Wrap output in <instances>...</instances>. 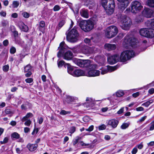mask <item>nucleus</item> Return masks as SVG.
I'll list each match as a JSON object with an SVG mask.
<instances>
[{"label":"nucleus","mask_w":154,"mask_h":154,"mask_svg":"<svg viewBox=\"0 0 154 154\" xmlns=\"http://www.w3.org/2000/svg\"><path fill=\"white\" fill-rule=\"evenodd\" d=\"M135 54L132 50H127L122 52L120 57L117 54L109 56L107 58V61L110 64H115L119 60L124 62L133 57Z\"/></svg>","instance_id":"nucleus-1"},{"label":"nucleus","mask_w":154,"mask_h":154,"mask_svg":"<svg viewBox=\"0 0 154 154\" xmlns=\"http://www.w3.org/2000/svg\"><path fill=\"white\" fill-rule=\"evenodd\" d=\"M131 9L127 8L125 11L126 13L131 12L134 14H137L140 12L143 8V6L140 2L137 1H133L131 3Z\"/></svg>","instance_id":"nucleus-2"},{"label":"nucleus","mask_w":154,"mask_h":154,"mask_svg":"<svg viewBox=\"0 0 154 154\" xmlns=\"http://www.w3.org/2000/svg\"><path fill=\"white\" fill-rule=\"evenodd\" d=\"M137 42V40L131 35H127L125 38L123 45L124 47L127 48L131 46L134 47Z\"/></svg>","instance_id":"nucleus-3"},{"label":"nucleus","mask_w":154,"mask_h":154,"mask_svg":"<svg viewBox=\"0 0 154 154\" xmlns=\"http://www.w3.org/2000/svg\"><path fill=\"white\" fill-rule=\"evenodd\" d=\"M65 67H66L67 69L68 72L70 74L75 77H79L80 76L85 75L86 73L84 71L79 69H76L73 71V68L69 64H65Z\"/></svg>","instance_id":"nucleus-4"},{"label":"nucleus","mask_w":154,"mask_h":154,"mask_svg":"<svg viewBox=\"0 0 154 154\" xmlns=\"http://www.w3.org/2000/svg\"><path fill=\"white\" fill-rule=\"evenodd\" d=\"M81 29L85 32H88L91 30L94 27V24L93 21L88 20L82 21L80 24Z\"/></svg>","instance_id":"nucleus-5"},{"label":"nucleus","mask_w":154,"mask_h":154,"mask_svg":"<svg viewBox=\"0 0 154 154\" xmlns=\"http://www.w3.org/2000/svg\"><path fill=\"white\" fill-rule=\"evenodd\" d=\"M74 62L78 66L81 67H85L86 69L88 67L91 68L95 66V65L91 64L92 62L89 60H80L76 59L74 60Z\"/></svg>","instance_id":"nucleus-6"},{"label":"nucleus","mask_w":154,"mask_h":154,"mask_svg":"<svg viewBox=\"0 0 154 154\" xmlns=\"http://www.w3.org/2000/svg\"><path fill=\"white\" fill-rule=\"evenodd\" d=\"M79 38V34L77 30L75 29H73L70 31L66 36L67 40L72 42H77Z\"/></svg>","instance_id":"nucleus-7"},{"label":"nucleus","mask_w":154,"mask_h":154,"mask_svg":"<svg viewBox=\"0 0 154 154\" xmlns=\"http://www.w3.org/2000/svg\"><path fill=\"white\" fill-rule=\"evenodd\" d=\"M118 32V29L115 26H111L108 27L105 32V35L108 38L115 37Z\"/></svg>","instance_id":"nucleus-8"},{"label":"nucleus","mask_w":154,"mask_h":154,"mask_svg":"<svg viewBox=\"0 0 154 154\" xmlns=\"http://www.w3.org/2000/svg\"><path fill=\"white\" fill-rule=\"evenodd\" d=\"M120 22V26L124 30L128 29L131 25L132 22L131 18L126 16H122Z\"/></svg>","instance_id":"nucleus-9"},{"label":"nucleus","mask_w":154,"mask_h":154,"mask_svg":"<svg viewBox=\"0 0 154 154\" xmlns=\"http://www.w3.org/2000/svg\"><path fill=\"white\" fill-rule=\"evenodd\" d=\"M91 64L95 65V66L91 68L88 67L87 69L89 71L87 72L86 73L85 76L89 77H94L99 75L100 73V71L99 70L95 69L99 68L98 66L96 64H94L92 63H91Z\"/></svg>","instance_id":"nucleus-10"},{"label":"nucleus","mask_w":154,"mask_h":154,"mask_svg":"<svg viewBox=\"0 0 154 154\" xmlns=\"http://www.w3.org/2000/svg\"><path fill=\"white\" fill-rule=\"evenodd\" d=\"M119 65H117L114 66H107L104 67H103L100 69L101 70V74L104 75L107 73L108 72H111L116 69L119 67Z\"/></svg>","instance_id":"nucleus-11"},{"label":"nucleus","mask_w":154,"mask_h":154,"mask_svg":"<svg viewBox=\"0 0 154 154\" xmlns=\"http://www.w3.org/2000/svg\"><path fill=\"white\" fill-rule=\"evenodd\" d=\"M80 46L82 53L88 56L93 52L94 49L93 48L89 47L82 44H81Z\"/></svg>","instance_id":"nucleus-12"},{"label":"nucleus","mask_w":154,"mask_h":154,"mask_svg":"<svg viewBox=\"0 0 154 154\" xmlns=\"http://www.w3.org/2000/svg\"><path fill=\"white\" fill-rule=\"evenodd\" d=\"M142 15L146 17L149 18L153 17L154 11L149 8H145L142 12Z\"/></svg>","instance_id":"nucleus-13"},{"label":"nucleus","mask_w":154,"mask_h":154,"mask_svg":"<svg viewBox=\"0 0 154 154\" xmlns=\"http://www.w3.org/2000/svg\"><path fill=\"white\" fill-rule=\"evenodd\" d=\"M68 47L65 44L64 42H61L60 45V46L58 47L59 51L58 52L57 56L59 57H61L62 54L64 52L65 49H67Z\"/></svg>","instance_id":"nucleus-14"},{"label":"nucleus","mask_w":154,"mask_h":154,"mask_svg":"<svg viewBox=\"0 0 154 154\" xmlns=\"http://www.w3.org/2000/svg\"><path fill=\"white\" fill-rule=\"evenodd\" d=\"M32 67L30 64L27 65L24 68V72L26 73L25 76L26 77H29L32 75Z\"/></svg>","instance_id":"nucleus-15"},{"label":"nucleus","mask_w":154,"mask_h":154,"mask_svg":"<svg viewBox=\"0 0 154 154\" xmlns=\"http://www.w3.org/2000/svg\"><path fill=\"white\" fill-rule=\"evenodd\" d=\"M119 3V8L122 11L124 10L128 6L129 4L128 0H117Z\"/></svg>","instance_id":"nucleus-16"},{"label":"nucleus","mask_w":154,"mask_h":154,"mask_svg":"<svg viewBox=\"0 0 154 154\" xmlns=\"http://www.w3.org/2000/svg\"><path fill=\"white\" fill-rule=\"evenodd\" d=\"M119 123L118 120L113 119L109 120L107 123V125L111 126L113 128H116Z\"/></svg>","instance_id":"nucleus-17"},{"label":"nucleus","mask_w":154,"mask_h":154,"mask_svg":"<svg viewBox=\"0 0 154 154\" xmlns=\"http://www.w3.org/2000/svg\"><path fill=\"white\" fill-rule=\"evenodd\" d=\"M101 3L104 8H105L107 6L114 4V0H101Z\"/></svg>","instance_id":"nucleus-18"},{"label":"nucleus","mask_w":154,"mask_h":154,"mask_svg":"<svg viewBox=\"0 0 154 154\" xmlns=\"http://www.w3.org/2000/svg\"><path fill=\"white\" fill-rule=\"evenodd\" d=\"M114 7L115 4L107 6L106 7L104 8L107 14L108 15H111L112 14L114 11Z\"/></svg>","instance_id":"nucleus-19"},{"label":"nucleus","mask_w":154,"mask_h":154,"mask_svg":"<svg viewBox=\"0 0 154 154\" xmlns=\"http://www.w3.org/2000/svg\"><path fill=\"white\" fill-rule=\"evenodd\" d=\"M18 27L23 32H27L29 30L28 27L22 22H19L18 23Z\"/></svg>","instance_id":"nucleus-20"},{"label":"nucleus","mask_w":154,"mask_h":154,"mask_svg":"<svg viewBox=\"0 0 154 154\" xmlns=\"http://www.w3.org/2000/svg\"><path fill=\"white\" fill-rule=\"evenodd\" d=\"M14 113V112L11 109L6 107L4 111L2 112V116H4L7 115H8L11 116Z\"/></svg>","instance_id":"nucleus-21"},{"label":"nucleus","mask_w":154,"mask_h":154,"mask_svg":"<svg viewBox=\"0 0 154 154\" xmlns=\"http://www.w3.org/2000/svg\"><path fill=\"white\" fill-rule=\"evenodd\" d=\"M38 147V145L37 144L28 143L27 146V148L29 151L33 152Z\"/></svg>","instance_id":"nucleus-22"},{"label":"nucleus","mask_w":154,"mask_h":154,"mask_svg":"<svg viewBox=\"0 0 154 154\" xmlns=\"http://www.w3.org/2000/svg\"><path fill=\"white\" fill-rule=\"evenodd\" d=\"M73 57V54L70 51H67L63 55V58L68 60H71Z\"/></svg>","instance_id":"nucleus-23"},{"label":"nucleus","mask_w":154,"mask_h":154,"mask_svg":"<svg viewBox=\"0 0 154 154\" xmlns=\"http://www.w3.org/2000/svg\"><path fill=\"white\" fill-rule=\"evenodd\" d=\"M105 48L109 51L115 50L116 48V45L114 44H106L104 46Z\"/></svg>","instance_id":"nucleus-24"},{"label":"nucleus","mask_w":154,"mask_h":154,"mask_svg":"<svg viewBox=\"0 0 154 154\" xmlns=\"http://www.w3.org/2000/svg\"><path fill=\"white\" fill-rule=\"evenodd\" d=\"M81 15L85 18H87L89 17L88 10L87 9H82L80 11Z\"/></svg>","instance_id":"nucleus-25"},{"label":"nucleus","mask_w":154,"mask_h":154,"mask_svg":"<svg viewBox=\"0 0 154 154\" xmlns=\"http://www.w3.org/2000/svg\"><path fill=\"white\" fill-rule=\"evenodd\" d=\"M148 28H147L141 29L139 30L140 35L142 36L147 37V33H148Z\"/></svg>","instance_id":"nucleus-26"},{"label":"nucleus","mask_w":154,"mask_h":154,"mask_svg":"<svg viewBox=\"0 0 154 154\" xmlns=\"http://www.w3.org/2000/svg\"><path fill=\"white\" fill-rule=\"evenodd\" d=\"M85 4L89 5V8L90 9H91V7L94 6L95 4L94 3L93 0H82Z\"/></svg>","instance_id":"nucleus-27"},{"label":"nucleus","mask_w":154,"mask_h":154,"mask_svg":"<svg viewBox=\"0 0 154 154\" xmlns=\"http://www.w3.org/2000/svg\"><path fill=\"white\" fill-rule=\"evenodd\" d=\"M145 24L148 27L154 28V18L148 20Z\"/></svg>","instance_id":"nucleus-28"},{"label":"nucleus","mask_w":154,"mask_h":154,"mask_svg":"<svg viewBox=\"0 0 154 154\" xmlns=\"http://www.w3.org/2000/svg\"><path fill=\"white\" fill-rule=\"evenodd\" d=\"M148 31L147 38H151L154 37V29L151 28H148Z\"/></svg>","instance_id":"nucleus-29"},{"label":"nucleus","mask_w":154,"mask_h":154,"mask_svg":"<svg viewBox=\"0 0 154 154\" xmlns=\"http://www.w3.org/2000/svg\"><path fill=\"white\" fill-rule=\"evenodd\" d=\"M74 98L69 96H66V97L63 100L64 103H69L73 101Z\"/></svg>","instance_id":"nucleus-30"},{"label":"nucleus","mask_w":154,"mask_h":154,"mask_svg":"<svg viewBox=\"0 0 154 154\" xmlns=\"http://www.w3.org/2000/svg\"><path fill=\"white\" fill-rule=\"evenodd\" d=\"M33 116V114L32 113L29 112L27 113L26 115L23 117L21 119L22 122H24L26 120L28 119L30 117H32Z\"/></svg>","instance_id":"nucleus-31"},{"label":"nucleus","mask_w":154,"mask_h":154,"mask_svg":"<svg viewBox=\"0 0 154 154\" xmlns=\"http://www.w3.org/2000/svg\"><path fill=\"white\" fill-rule=\"evenodd\" d=\"M154 100L150 99L149 100L146 102L143 103L142 104V106H145L146 107H148L150 104L153 103L154 101Z\"/></svg>","instance_id":"nucleus-32"},{"label":"nucleus","mask_w":154,"mask_h":154,"mask_svg":"<svg viewBox=\"0 0 154 154\" xmlns=\"http://www.w3.org/2000/svg\"><path fill=\"white\" fill-rule=\"evenodd\" d=\"M29 103L26 102L23 104L21 106V108L23 110H26L29 107Z\"/></svg>","instance_id":"nucleus-33"},{"label":"nucleus","mask_w":154,"mask_h":154,"mask_svg":"<svg viewBox=\"0 0 154 154\" xmlns=\"http://www.w3.org/2000/svg\"><path fill=\"white\" fill-rule=\"evenodd\" d=\"M146 4L149 6L154 8V0H147Z\"/></svg>","instance_id":"nucleus-34"},{"label":"nucleus","mask_w":154,"mask_h":154,"mask_svg":"<svg viewBox=\"0 0 154 154\" xmlns=\"http://www.w3.org/2000/svg\"><path fill=\"white\" fill-rule=\"evenodd\" d=\"M15 41L16 44H18L21 46L24 43L23 41L20 38H16Z\"/></svg>","instance_id":"nucleus-35"},{"label":"nucleus","mask_w":154,"mask_h":154,"mask_svg":"<svg viewBox=\"0 0 154 154\" xmlns=\"http://www.w3.org/2000/svg\"><path fill=\"white\" fill-rule=\"evenodd\" d=\"M11 137L12 138L18 139L20 137V135L18 133L15 132L11 134Z\"/></svg>","instance_id":"nucleus-36"},{"label":"nucleus","mask_w":154,"mask_h":154,"mask_svg":"<svg viewBox=\"0 0 154 154\" xmlns=\"http://www.w3.org/2000/svg\"><path fill=\"white\" fill-rule=\"evenodd\" d=\"M130 124L129 122L123 123L121 125V128L122 129H125L128 127Z\"/></svg>","instance_id":"nucleus-37"},{"label":"nucleus","mask_w":154,"mask_h":154,"mask_svg":"<svg viewBox=\"0 0 154 154\" xmlns=\"http://www.w3.org/2000/svg\"><path fill=\"white\" fill-rule=\"evenodd\" d=\"M12 5L13 8H17L19 5V2L17 1H14L13 2Z\"/></svg>","instance_id":"nucleus-38"},{"label":"nucleus","mask_w":154,"mask_h":154,"mask_svg":"<svg viewBox=\"0 0 154 154\" xmlns=\"http://www.w3.org/2000/svg\"><path fill=\"white\" fill-rule=\"evenodd\" d=\"M80 139L81 137H76L75 139H74L72 141L73 145H75L78 142L79 140H80Z\"/></svg>","instance_id":"nucleus-39"},{"label":"nucleus","mask_w":154,"mask_h":154,"mask_svg":"<svg viewBox=\"0 0 154 154\" xmlns=\"http://www.w3.org/2000/svg\"><path fill=\"white\" fill-rule=\"evenodd\" d=\"M71 113V112L70 111H66L65 110H61V111L60 112V114L61 115H69V114Z\"/></svg>","instance_id":"nucleus-40"},{"label":"nucleus","mask_w":154,"mask_h":154,"mask_svg":"<svg viewBox=\"0 0 154 154\" xmlns=\"http://www.w3.org/2000/svg\"><path fill=\"white\" fill-rule=\"evenodd\" d=\"M124 94V93L122 91H118L116 92V95L117 97H120L122 96Z\"/></svg>","instance_id":"nucleus-41"},{"label":"nucleus","mask_w":154,"mask_h":154,"mask_svg":"<svg viewBox=\"0 0 154 154\" xmlns=\"http://www.w3.org/2000/svg\"><path fill=\"white\" fill-rule=\"evenodd\" d=\"M9 66L8 65H6L3 66L2 69L5 72H7L9 69Z\"/></svg>","instance_id":"nucleus-42"},{"label":"nucleus","mask_w":154,"mask_h":154,"mask_svg":"<svg viewBox=\"0 0 154 154\" xmlns=\"http://www.w3.org/2000/svg\"><path fill=\"white\" fill-rule=\"evenodd\" d=\"M10 53L12 54H14L16 52V48L13 47H12L10 50Z\"/></svg>","instance_id":"nucleus-43"},{"label":"nucleus","mask_w":154,"mask_h":154,"mask_svg":"<svg viewBox=\"0 0 154 154\" xmlns=\"http://www.w3.org/2000/svg\"><path fill=\"white\" fill-rule=\"evenodd\" d=\"M24 125L27 126H29L31 123V121L30 119H27L25 121Z\"/></svg>","instance_id":"nucleus-44"},{"label":"nucleus","mask_w":154,"mask_h":154,"mask_svg":"<svg viewBox=\"0 0 154 154\" xmlns=\"http://www.w3.org/2000/svg\"><path fill=\"white\" fill-rule=\"evenodd\" d=\"M8 24V23L6 20H4L2 21V25L3 26H5Z\"/></svg>","instance_id":"nucleus-45"},{"label":"nucleus","mask_w":154,"mask_h":154,"mask_svg":"<svg viewBox=\"0 0 154 154\" xmlns=\"http://www.w3.org/2000/svg\"><path fill=\"white\" fill-rule=\"evenodd\" d=\"M22 15L25 18H28L29 17V14L26 12H23L22 13Z\"/></svg>","instance_id":"nucleus-46"},{"label":"nucleus","mask_w":154,"mask_h":154,"mask_svg":"<svg viewBox=\"0 0 154 154\" xmlns=\"http://www.w3.org/2000/svg\"><path fill=\"white\" fill-rule=\"evenodd\" d=\"M75 131V127L74 126H72L69 129V133L71 134H72L74 133Z\"/></svg>","instance_id":"nucleus-47"},{"label":"nucleus","mask_w":154,"mask_h":154,"mask_svg":"<svg viewBox=\"0 0 154 154\" xmlns=\"http://www.w3.org/2000/svg\"><path fill=\"white\" fill-rule=\"evenodd\" d=\"M106 128V125L104 124L98 127V129L100 130H103Z\"/></svg>","instance_id":"nucleus-48"},{"label":"nucleus","mask_w":154,"mask_h":154,"mask_svg":"<svg viewBox=\"0 0 154 154\" xmlns=\"http://www.w3.org/2000/svg\"><path fill=\"white\" fill-rule=\"evenodd\" d=\"M45 23L44 21H41L39 23V26L41 28H43L45 27Z\"/></svg>","instance_id":"nucleus-49"},{"label":"nucleus","mask_w":154,"mask_h":154,"mask_svg":"<svg viewBox=\"0 0 154 154\" xmlns=\"http://www.w3.org/2000/svg\"><path fill=\"white\" fill-rule=\"evenodd\" d=\"M64 62L63 60L60 61L58 62V65L59 67H61L64 64Z\"/></svg>","instance_id":"nucleus-50"},{"label":"nucleus","mask_w":154,"mask_h":154,"mask_svg":"<svg viewBox=\"0 0 154 154\" xmlns=\"http://www.w3.org/2000/svg\"><path fill=\"white\" fill-rule=\"evenodd\" d=\"M25 81L27 83H30L33 82V79L31 78H27L25 79Z\"/></svg>","instance_id":"nucleus-51"},{"label":"nucleus","mask_w":154,"mask_h":154,"mask_svg":"<svg viewBox=\"0 0 154 154\" xmlns=\"http://www.w3.org/2000/svg\"><path fill=\"white\" fill-rule=\"evenodd\" d=\"M150 126L149 129L150 131H152L154 130V123L151 122L149 124Z\"/></svg>","instance_id":"nucleus-52"},{"label":"nucleus","mask_w":154,"mask_h":154,"mask_svg":"<svg viewBox=\"0 0 154 154\" xmlns=\"http://www.w3.org/2000/svg\"><path fill=\"white\" fill-rule=\"evenodd\" d=\"M60 9V8L59 6L58 5H56L53 8V10L54 11H59Z\"/></svg>","instance_id":"nucleus-53"},{"label":"nucleus","mask_w":154,"mask_h":154,"mask_svg":"<svg viewBox=\"0 0 154 154\" xmlns=\"http://www.w3.org/2000/svg\"><path fill=\"white\" fill-rule=\"evenodd\" d=\"M6 12L5 11H2L0 12V15L1 16L5 17H6Z\"/></svg>","instance_id":"nucleus-54"},{"label":"nucleus","mask_w":154,"mask_h":154,"mask_svg":"<svg viewBox=\"0 0 154 154\" xmlns=\"http://www.w3.org/2000/svg\"><path fill=\"white\" fill-rule=\"evenodd\" d=\"M94 129V126L93 125H91L88 128L86 129H85L86 131H92Z\"/></svg>","instance_id":"nucleus-55"},{"label":"nucleus","mask_w":154,"mask_h":154,"mask_svg":"<svg viewBox=\"0 0 154 154\" xmlns=\"http://www.w3.org/2000/svg\"><path fill=\"white\" fill-rule=\"evenodd\" d=\"M124 111V107L121 108L117 112V113L118 114H120L122 113Z\"/></svg>","instance_id":"nucleus-56"},{"label":"nucleus","mask_w":154,"mask_h":154,"mask_svg":"<svg viewBox=\"0 0 154 154\" xmlns=\"http://www.w3.org/2000/svg\"><path fill=\"white\" fill-rule=\"evenodd\" d=\"M137 148L136 147H135L131 151L132 154H135L137 152Z\"/></svg>","instance_id":"nucleus-57"},{"label":"nucleus","mask_w":154,"mask_h":154,"mask_svg":"<svg viewBox=\"0 0 154 154\" xmlns=\"http://www.w3.org/2000/svg\"><path fill=\"white\" fill-rule=\"evenodd\" d=\"M84 42L86 44L90 45L91 42V40L90 39L86 38L84 40Z\"/></svg>","instance_id":"nucleus-58"},{"label":"nucleus","mask_w":154,"mask_h":154,"mask_svg":"<svg viewBox=\"0 0 154 154\" xmlns=\"http://www.w3.org/2000/svg\"><path fill=\"white\" fill-rule=\"evenodd\" d=\"M136 110L137 111H143L144 110V108L142 106H140L138 107L136 109Z\"/></svg>","instance_id":"nucleus-59"},{"label":"nucleus","mask_w":154,"mask_h":154,"mask_svg":"<svg viewBox=\"0 0 154 154\" xmlns=\"http://www.w3.org/2000/svg\"><path fill=\"white\" fill-rule=\"evenodd\" d=\"M13 33L14 34V36L15 38V40L16 38H17L18 36V33L17 31H15L13 32Z\"/></svg>","instance_id":"nucleus-60"},{"label":"nucleus","mask_w":154,"mask_h":154,"mask_svg":"<svg viewBox=\"0 0 154 154\" xmlns=\"http://www.w3.org/2000/svg\"><path fill=\"white\" fill-rule=\"evenodd\" d=\"M143 147V145L142 143H141L137 145L136 146L137 148H138L139 149H141Z\"/></svg>","instance_id":"nucleus-61"},{"label":"nucleus","mask_w":154,"mask_h":154,"mask_svg":"<svg viewBox=\"0 0 154 154\" xmlns=\"http://www.w3.org/2000/svg\"><path fill=\"white\" fill-rule=\"evenodd\" d=\"M86 101H89V102H90V103L91 105L92 104H93V100L91 98H89V97L87 98L86 99Z\"/></svg>","instance_id":"nucleus-62"},{"label":"nucleus","mask_w":154,"mask_h":154,"mask_svg":"<svg viewBox=\"0 0 154 154\" xmlns=\"http://www.w3.org/2000/svg\"><path fill=\"white\" fill-rule=\"evenodd\" d=\"M65 21L63 20L61 21L59 24V26L60 27H61L64 24Z\"/></svg>","instance_id":"nucleus-63"},{"label":"nucleus","mask_w":154,"mask_h":154,"mask_svg":"<svg viewBox=\"0 0 154 154\" xmlns=\"http://www.w3.org/2000/svg\"><path fill=\"white\" fill-rule=\"evenodd\" d=\"M38 122L39 124H41L42 123L43 121V119L42 117H40L38 119Z\"/></svg>","instance_id":"nucleus-64"}]
</instances>
